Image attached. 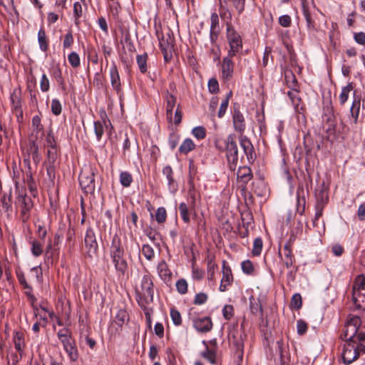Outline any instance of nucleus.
I'll return each instance as SVG.
<instances>
[{
	"label": "nucleus",
	"instance_id": "obj_58",
	"mask_svg": "<svg viewBox=\"0 0 365 365\" xmlns=\"http://www.w3.org/2000/svg\"><path fill=\"white\" fill-rule=\"evenodd\" d=\"M279 24L283 27H289L292 24V19L289 15H282L279 18Z\"/></svg>",
	"mask_w": 365,
	"mask_h": 365
},
{
	"label": "nucleus",
	"instance_id": "obj_30",
	"mask_svg": "<svg viewBox=\"0 0 365 365\" xmlns=\"http://www.w3.org/2000/svg\"><path fill=\"white\" fill-rule=\"evenodd\" d=\"M179 212L181 218L185 223L188 224L190 221L188 206L185 202H181L179 205Z\"/></svg>",
	"mask_w": 365,
	"mask_h": 365
},
{
	"label": "nucleus",
	"instance_id": "obj_54",
	"mask_svg": "<svg viewBox=\"0 0 365 365\" xmlns=\"http://www.w3.org/2000/svg\"><path fill=\"white\" fill-rule=\"evenodd\" d=\"M262 241L260 238H257L254 241L252 253L254 255H259L262 251Z\"/></svg>",
	"mask_w": 365,
	"mask_h": 365
},
{
	"label": "nucleus",
	"instance_id": "obj_6",
	"mask_svg": "<svg viewBox=\"0 0 365 365\" xmlns=\"http://www.w3.org/2000/svg\"><path fill=\"white\" fill-rule=\"evenodd\" d=\"M225 143L226 144V155L230 169L235 170L238 163V150L235 135L233 134L229 135Z\"/></svg>",
	"mask_w": 365,
	"mask_h": 365
},
{
	"label": "nucleus",
	"instance_id": "obj_7",
	"mask_svg": "<svg viewBox=\"0 0 365 365\" xmlns=\"http://www.w3.org/2000/svg\"><path fill=\"white\" fill-rule=\"evenodd\" d=\"M227 38L230 46L228 54L235 56L242 48V39L232 26L227 23Z\"/></svg>",
	"mask_w": 365,
	"mask_h": 365
},
{
	"label": "nucleus",
	"instance_id": "obj_28",
	"mask_svg": "<svg viewBox=\"0 0 365 365\" xmlns=\"http://www.w3.org/2000/svg\"><path fill=\"white\" fill-rule=\"evenodd\" d=\"M352 90L353 86L351 83H349L346 86L341 88V91L339 97L341 105H344L347 101L349 93Z\"/></svg>",
	"mask_w": 365,
	"mask_h": 365
},
{
	"label": "nucleus",
	"instance_id": "obj_43",
	"mask_svg": "<svg viewBox=\"0 0 365 365\" xmlns=\"http://www.w3.org/2000/svg\"><path fill=\"white\" fill-rule=\"evenodd\" d=\"M47 156H48V161L49 164L51 165H53L57 158H58V149L57 148H48L47 150Z\"/></svg>",
	"mask_w": 365,
	"mask_h": 365
},
{
	"label": "nucleus",
	"instance_id": "obj_40",
	"mask_svg": "<svg viewBox=\"0 0 365 365\" xmlns=\"http://www.w3.org/2000/svg\"><path fill=\"white\" fill-rule=\"evenodd\" d=\"M163 173L164 175L166 176V178H167V180H168V185L172 187H173V185H174V179L173 178V169L169 165H167L165 167L163 168Z\"/></svg>",
	"mask_w": 365,
	"mask_h": 365
},
{
	"label": "nucleus",
	"instance_id": "obj_31",
	"mask_svg": "<svg viewBox=\"0 0 365 365\" xmlns=\"http://www.w3.org/2000/svg\"><path fill=\"white\" fill-rule=\"evenodd\" d=\"M147 59L148 55L145 53L142 55H138L136 57L137 64L141 73L147 71Z\"/></svg>",
	"mask_w": 365,
	"mask_h": 365
},
{
	"label": "nucleus",
	"instance_id": "obj_14",
	"mask_svg": "<svg viewBox=\"0 0 365 365\" xmlns=\"http://www.w3.org/2000/svg\"><path fill=\"white\" fill-rule=\"evenodd\" d=\"M240 145L246 155L248 163H252L256 158V153L250 140L246 136L241 135L240 137Z\"/></svg>",
	"mask_w": 365,
	"mask_h": 365
},
{
	"label": "nucleus",
	"instance_id": "obj_13",
	"mask_svg": "<svg viewBox=\"0 0 365 365\" xmlns=\"http://www.w3.org/2000/svg\"><path fill=\"white\" fill-rule=\"evenodd\" d=\"M158 40L159 46L163 53L164 59L168 62L171 59L173 56V39L171 38L170 34H168L167 36H164L163 35L162 36H158Z\"/></svg>",
	"mask_w": 365,
	"mask_h": 365
},
{
	"label": "nucleus",
	"instance_id": "obj_19",
	"mask_svg": "<svg viewBox=\"0 0 365 365\" xmlns=\"http://www.w3.org/2000/svg\"><path fill=\"white\" fill-rule=\"evenodd\" d=\"M234 128L241 134L245 129V120L243 115L239 110H235L232 116Z\"/></svg>",
	"mask_w": 365,
	"mask_h": 365
},
{
	"label": "nucleus",
	"instance_id": "obj_51",
	"mask_svg": "<svg viewBox=\"0 0 365 365\" xmlns=\"http://www.w3.org/2000/svg\"><path fill=\"white\" fill-rule=\"evenodd\" d=\"M291 306L295 309H299L302 306V297L299 294H294L291 300Z\"/></svg>",
	"mask_w": 365,
	"mask_h": 365
},
{
	"label": "nucleus",
	"instance_id": "obj_42",
	"mask_svg": "<svg viewBox=\"0 0 365 365\" xmlns=\"http://www.w3.org/2000/svg\"><path fill=\"white\" fill-rule=\"evenodd\" d=\"M177 291L180 294H185L187 292V282L185 279H180L176 282L175 284Z\"/></svg>",
	"mask_w": 365,
	"mask_h": 365
},
{
	"label": "nucleus",
	"instance_id": "obj_57",
	"mask_svg": "<svg viewBox=\"0 0 365 365\" xmlns=\"http://www.w3.org/2000/svg\"><path fill=\"white\" fill-rule=\"evenodd\" d=\"M262 331L264 333V337L265 341L264 342L265 348H269L270 351V356H272V349L270 347V343L272 342V336L271 332L267 333L264 329H262Z\"/></svg>",
	"mask_w": 365,
	"mask_h": 365
},
{
	"label": "nucleus",
	"instance_id": "obj_59",
	"mask_svg": "<svg viewBox=\"0 0 365 365\" xmlns=\"http://www.w3.org/2000/svg\"><path fill=\"white\" fill-rule=\"evenodd\" d=\"M207 300V295L205 293L200 292L195 295L194 303L195 304H203Z\"/></svg>",
	"mask_w": 365,
	"mask_h": 365
},
{
	"label": "nucleus",
	"instance_id": "obj_56",
	"mask_svg": "<svg viewBox=\"0 0 365 365\" xmlns=\"http://www.w3.org/2000/svg\"><path fill=\"white\" fill-rule=\"evenodd\" d=\"M229 1L232 2L233 6L239 13H241L244 10L245 0H227V4Z\"/></svg>",
	"mask_w": 365,
	"mask_h": 365
},
{
	"label": "nucleus",
	"instance_id": "obj_55",
	"mask_svg": "<svg viewBox=\"0 0 365 365\" xmlns=\"http://www.w3.org/2000/svg\"><path fill=\"white\" fill-rule=\"evenodd\" d=\"M272 47H266L262 59V64L264 66H266L268 64L269 59L272 61L273 56L272 55Z\"/></svg>",
	"mask_w": 365,
	"mask_h": 365
},
{
	"label": "nucleus",
	"instance_id": "obj_15",
	"mask_svg": "<svg viewBox=\"0 0 365 365\" xmlns=\"http://www.w3.org/2000/svg\"><path fill=\"white\" fill-rule=\"evenodd\" d=\"M222 272V277L219 289L220 292H225L228 286H230L233 281L232 270L230 267L225 264V262H223Z\"/></svg>",
	"mask_w": 365,
	"mask_h": 365
},
{
	"label": "nucleus",
	"instance_id": "obj_27",
	"mask_svg": "<svg viewBox=\"0 0 365 365\" xmlns=\"http://www.w3.org/2000/svg\"><path fill=\"white\" fill-rule=\"evenodd\" d=\"M195 148V145L194 142L192 141V140H191L190 138H186L180 145V146L179 148V151L181 153L187 154L189 152L194 150Z\"/></svg>",
	"mask_w": 365,
	"mask_h": 365
},
{
	"label": "nucleus",
	"instance_id": "obj_1",
	"mask_svg": "<svg viewBox=\"0 0 365 365\" xmlns=\"http://www.w3.org/2000/svg\"><path fill=\"white\" fill-rule=\"evenodd\" d=\"M362 354H365V329L360 333L357 341H345L342 351L343 361L351 364Z\"/></svg>",
	"mask_w": 365,
	"mask_h": 365
},
{
	"label": "nucleus",
	"instance_id": "obj_5",
	"mask_svg": "<svg viewBox=\"0 0 365 365\" xmlns=\"http://www.w3.org/2000/svg\"><path fill=\"white\" fill-rule=\"evenodd\" d=\"M352 299L357 309L365 310V277L357 276L353 285Z\"/></svg>",
	"mask_w": 365,
	"mask_h": 365
},
{
	"label": "nucleus",
	"instance_id": "obj_2",
	"mask_svg": "<svg viewBox=\"0 0 365 365\" xmlns=\"http://www.w3.org/2000/svg\"><path fill=\"white\" fill-rule=\"evenodd\" d=\"M135 293L138 301L146 304L153 300L154 285L151 275L146 272L144 274L139 283L135 287Z\"/></svg>",
	"mask_w": 365,
	"mask_h": 365
},
{
	"label": "nucleus",
	"instance_id": "obj_9",
	"mask_svg": "<svg viewBox=\"0 0 365 365\" xmlns=\"http://www.w3.org/2000/svg\"><path fill=\"white\" fill-rule=\"evenodd\" d=\"M81 189L86 193H93L95 190L94 173L91 168H84L79 175Z\"/></svg>",
	"mask_w": 365,
	"mask_h": 365
},
{
	"label": "nucleus",
	"instance_id": "obj_12",
	"mask_svg": "<svg viewBox=\"0 0 365 365\" xmlns=\"http://www.w3.org/2000/svg\"><path fill=\"white\" fill-rule=\"evenodd\" d=\"M190 319L192 325L199 332L205 333L210 331L212 328V323L210 318L207 317H197L190 314Z\"/></svg>",
	"mask_w": 365,
	"mask_h": 365
},
{
	"label": "nucleus",
	"instance_id": "obj_41",
	"mask_svg": "<svg viewBox=\"0 0 365 365\" xmlns=\"http://www.w3.org/2000/svg\"><path fill=\"white\" fill-rule=\"evenodd\" d=\"M242 272L247 274H252L254 273L255 267L250 260H245L241 263Z\"/></svg>",
	"mask_w": 365,
	"mask_h": 365
},
{
	"label": "nucleus",
	"instance_id": "obj_52",
	"mask_svg": "<svg viewBox=\"0 0 365 365\" xmlns=\"http://www.w3.org/2000/svg\"><path fill=\"white\" fill-rule=\"evenodd\" d=\"M210 30L219 31V17L217 13L214 12L210 16Z\"/></svg>",
	"mask_w": 365,
	"mask_h": 365
},
{
	"label": "nucleus",
	"instance_id": "obj_33",
	"mask_svg": "<svg viewBox=\"0 0 365 365\" xmlns=\"http://www.w3.org/2000/svg\"><path fill=\"white\" fill-rule=\"evenodd\" d=\"M201 356L211 364H215L216 363V353L213 350L206 348V349L201 353Z\"/></svg>",
	"mask_w": 365,
	"mask_h": 365
},
{
	"label": "nucleus",
	"instance_id": "obj_46",
	"mask_svg": "<svg viewBox=\"0 0 365 365\" xmlns=\"http://www.w3.org/2000/svg\"><path fill=\"white\" fill-rule=\"evenodd\" d=\"M68 61L71 66L76 68L80 65V57L76 52H71L68 56Z\"/></svg>",
	"mask_w": 365,
	"mask_h": 365
},
{
	"label": "nucleus",
	"instance_id": "obj_23",
	"mask_svg": "<svg viewBox=\"0 0 365 365\" xmlns=\"http://www.w3.org/2000/svg\"><path fill=\"white\" fill-rule=\"evenodd\" d=\"M13 342L16 351L19 354L22 353L25 346L24 334L19 331H15L13 336Z\"/></svg>",
	"mask_w": 365,
	"mask_h": 365
},
{
	"label": "nucleus",
	"instance_id": "obj_64",
	"mask_svg": "<svg viewBox=\"0 0 365 365\" xmlns=\"http://www.w3.org/2000/svg\"><path fill=\"white\" fill-rule=\"evenodd\" d=\"M354 40L361 45L365 44V34L359 32L354 34Z\"/></svg>",
	"mask_w": 365,
	"mask_h": 365
},
{
	"label": "nucleus",
	"instance_id": "obj_60",
	"mask_svg": "<svg viewBox=\"0 0 365 365\" xmlns=\"http://www.w3.org/2000/svg\"><path fill=\"white\" fill-rule=\"evenodd\" d=\"M208 89L212 93H217L219 91L218 82L215 78H211L208 81Z\"/></svg>",
	"mask_w": 365,
	"mask_h": 365
},
{
	"label": "nucleus",
	"instance_id": "obj_37",
	"mask_svg": "<svg viewBox=\"0 0 365 365\" xmlns=\"http://www.w3.org/2000/svg\"><path fill=\"white\" fill-rule=\"evenodd\" d=\"M141 252L143 256L149 261L152 260L155 257L154 250L149 245H143Z\"/></svg>",
	"mask_w": 365,
	"mask_h": 365
},
{
	"label": "nucleus",
	"instance_id": "obj_49",
	"mask_svg": "<svg viewBox=\"0 0 365 365\" xmlns=\"http://www.w3.org/2000/svg\"><path fill=\"white\" fill-rule=\"evenodd\" d=\"M45 146H46L48 149L57 148L55 138L51 131L48 132L46 135Z\"/></svg>",
	"mask_w": 365,
	"mask_h": 365
},
{
	"label": "nucleus",
	"instance_id": "obj_61",
	"mask_svg": "<svg viewBox=\"0 0 365 365\" xmlns=\"http://www.w3.org/2000/svg\"><path fill=\"white\" fill-rule=\"evenodd\" d=\"M223 317L226 319H230L233 315V307L231 305H225L222 309Z\"/></svg>",
	"mask_w": 365,
	"mask_h": 365
},
{
	"label": "nucleus",
	"instance_id": "obj_32",
	"mask_svg": "<svg viewBox=\"0 0 365 365\" xmlns=\"http://www.w3.org/2000/svg\"><path fill=\"white\" fill-rule=\"evenodd\" d=\"M30 155L35 163H38L40 160V155L38 154V147L34 140L29 143Z\"/></svg>",
	"mask_w": 365,
	"mask_h": 365
},
{
	"label": "nucleus",
	"instance_id": "obj_8",
	"mask_svg": "<svg viewBox=\"0 0 365 365\" xmlns=\"http://www.w3.org/2000/svg\"><path fill=\"white\" fill-rule=\"evenodd\" d=\"M285 78L288 86L291 88V90L287 92V95L290 98L294 110L299 111L301 98L299 96V91L296 88V79L290 71L285 73Z\"/></svg>",
	"mask_w": 365,
	"mask_h": 365
},
{
	"label": "nucleus",
	"instance_id": "obj_4",
	"mask_svg": "<svg viewBox=\"0 0 365 365\" xmlns=\"http://www.w3.org/2000/svg\"><path fill=\"white\" fill-rule=\"evenodd\" d=\"M124 251L120 245L119 239L113 238L111 246L110 255L115 269L120 274H123L127 269V262L123 258Z\"/></svg>",
	"mask_w": 365,
	"mask_h": 365
},
{
	"label": "nucleus",
	"instance_id": "obj_50",
	"mask_svg": "<svg viewBox=\"0 0 365 365\" xmlns=\"http://www.w3.org/2000/svg\"><path fill=\"white\" fill-rule=\"evenodd\" d=\"M51 108L52 113L56 115H58L61 113V104L57 99L52 100Z\"/></svg>",
	"mask_w": 365,
	"mask_h": 365
},
{
	"label": "nucleus",
	"instance_id": "obj_24",
	"mask_svg": "<svg viewBox=\"0 0 365 365\" xmlns=\"http://www.w3.org/2000/svg\"><path fill=\"white\" fill-rule=\"evenodd\" d=\"M354 96H355V91L354 92ZM360 110V98L354 97L352 105L350 108L351 116L353 120V123H356L359 117Z\"/></svg>",
	"mask_w": 365,
	"mask_h": 365
},
{
	"label": "nucleus",
	"instance_id": "obj_36",
	"mask_svg": "<svg viewBox=\"0 0 365 365\" xmlns=\"http://www.w3.org/2000/svg\"><path fill=\"white\" fill-rule=\"evenodd\" d=\"M133 181V178L128 172H121L120 174V182L123 187H129Z\"/></svg>",
	"mask_w": 365,
	"mask_h": 365
},
{
	"label": "nucleus",
	"instance_id": "obj_44",
	"mask_svg": "<svg viewBox=\"0 0 365 365\" xmlns=\"http://www.w3.org/2000/svg\"><path fill=\"white\" fill-rule=\"evenodd\" d=\"M220 15L225 20L231 19V13L227 8V4H223L222 1L220 2Z\"/></svg>",
	"mask_w": 365,
	"mask_h": 365
},
{
	"label": "nucleus",
	"instance_id": "obj_45",
	"mask_svg": "<svg viewBox=\"0 0 365 365\" xmlns=\"http://www.w3.org/2000/svg\"><path fill=\"white\" fill-rule=\"evenodd\" d=\"M94 130L98 140H100L104 133V123L101 121L94 122Z\"/></svg>",
	"mask_w": 365,
	"mask_h": 365
},
{
	"label": "nucleus",
	"instance_id": "obj_26",
	"mask_svg": "<svg viewBox=\"0 0 365 365\" xmlns=\"http://www.w3.org/2000/svg\"><path fill=\"white\" fill-rule=\"evenodd\" d=\"M63 348L71 361H75L77 360L78 354L77 348L76 347L73 341H71V343L63 346Z\"/></svg>",
	"mask_w": 365,
	"mask_h": 365
},
{
	"label": "nucleus",
	"instance_id": "obj_22",
	"mask_svg": "<svg viewBox=\"0 0 365 365\" xmlns=\"http://www.w3.org/2000/svg\"><path fill=\"white\" fill-rule=\"evenodd\" d=\"M175 103L176 98L173 95L168 93L166 96V115L168 120L170 121H171L173 118V110Z\"/></svg>",
	"mask_w": 365,
	"mask_h": 365
},
{
	"label": "nucleus",
	"instance_id": "obj_21",
	"mask_svg": "<svg viewBox=\"0 0 365 365\" xmlns=\"http://www.w3.org/2000/svg\"><path fill=\"white\" fill-rule=\"evenodd\" d=\"M158 273L160 278L164 282H168L172 276V272L165 260H162L158 265Z\"/></svg>",
	"mask_w": 365,
	"mask_h": 365
},
{
	"label": "nucleus",
	"instance_id": "obj_17",
	"mask_svg": "<svg viewBox=\"0 0 365 365\" xmlns=\"http://www.w3.org/2000/svg\"><path fill=\"white\" fill-rule=\"evenodd\" d=\"M232 57L228 54L222 60V76L224 79H229L233 73V62Z\"/></svg>",
	"mask_w": 365,
	"mask_h": 365
},
{
	"label": "nucleus",
	"instance_id": "obj_25",
	"mask_svg": "<svg viewBox=\"0 0 365 365\" xmlns=\"http://www.w3.org/2000/svg\"><path fill=\"white\" fill-rule=\"evenodd\" d=\"M31 252L34 257H39L43 253V243L38 240H32L29 242Z\"/></svg>",
	"mask_w": 365,
	"mask_h": 365
},
{
	"label": "nucleus",
	"instance_id": "obj_11",
	"mask_svg": "<svg viewBox=\"0 0 365 365\" xmlns=\"http://www.w3.org/2000/svg\"><path fill=\"white\" fill-rule=\"evenodd\" d=\"M17 207L20 210L22 220L26 222L29 217V212L33 207V202L30 197L26 194H19L16 202Z\"/></svg>",
	"mask_w": 365,
	"mask_h": 365
},
{
	"label": "nucleus",
	"instance_id": "obj_38",
	"mask_svg": "<svg viewBox=\"0 0 365 365\" xmlns=\"http://www.w3.org/2000/svg\"><path fill=\"white\" fill-rule=\"evenodd\" d=\"M231 95H232V93L230 92L228 93V95L226 96V98L221 102L220 107V109H219V111L217 113V116L220 118H222L227 111L228 104H229L230 97L231 96Z\"/></svg>",
	"mask_w": 365,
	"mask_h": 365
},
{
	"label": "nucleus",
	"instance_id": "obj_10",
	"mask_svg": "<svg viewBox=\"0 0 365 365\" xmlns=\"http://www.w3.org/2000/svg\"><path fill=\"white\" fill-rule=\"evenodd\" d=\"M85 247L86 257L93 259L98 255V243L93 230L91 228L87 229L85 235Z\"/></svg>",
	"mask_w": 365,
	"mask_h": 365
},
{
	"label": "nucleus",
	"instance_id": "obj_18",
	"mask_svg": "<svg viewBox=\"0 0 365 365\" xmlns=\"http://www.w3.org/2000/svg\"><path fill=\"white\" fill-rule=\"evenodd\" d=\"M122 7L118 1H114L108 5L109 15L118 23L122 24V18L120 16Z\"/></svg>",
	"mask_w": 365,
	"mask_h": 365
},
{
	"label": "nucleus",
	"instance_id": "obj_29",
	"mask_svg": "<svg viewBox=\"0 0 365 365\" xmlns=\"http://www.w3.org/2000/svg\"><path fill=\"white\" fill-rule=\"evenodd\" d=\"M38 42L42 51L48 49V41L46 40V33L43 29H40L38 32Z\"/></svg>",
	"mask_w": 365,
	"mask_h": 365
},
{
	"label": "nucleus",
	"instance_id": "obj_35",
	"mask_svg": "<svg viewBox=\"0 0 365 365\" xmlns=\"http://www.w3.org/2000/svg\"><path fill=\"white\" fill-rule=\"evenodd\" d=\"M33 132L36 133V138L39 133L42 134L43 126L41 123V118L38 115H34L32 118Z\"/></svg>",
	"mask_w": 365,
	"mask_h": 365
},
{
	"label": "nucleus",
	"instance_id": "obj_34",
	"mask_svg": "<svg viewBox=\"0 0 365 365\" xmlns=\"http://www.w3.org/2000/svg\"><path fill=\"white\" fill-rule=\"evenodd\" d=\"M128 320V315L125 310L120 309L116 316L115 322L119 326L122 327L125 322Z\"/></svg>",
	"mask_w": 365,
	"mask_h": 365
},
{
	"label": "nucleus",
	"instance_id": "obj_39",
	"mask_svg": "<svg viewBox=\"0 0 365 365\" xmlns=\"http://www.w3.org/2000/svg\"><path fill=\"white\" fill-rule=\"evenodd\" d=\"M192 134L198 140H202L206 136V130L203 126H197L192 130Z\"/></svg>",
	"mask_w": 365,
	"mask_h": 365
},
{
	"label": "nucleus",
	"instance_id": "obj_3",
	"mask_svg": "<svg viewBox=\"0 0 365 365\" xmlns=\"http://www.w3.org/2000/svg\"><path fill=\"white\" fill-rule=\"evenodd\" d=\"M365 329L361 326V319L357 316H350L344 324L342 335L345 341H357L360 333Z\"/></svg>",
	"mask_w": 365,
	"mask_h": 365
},
{
	"label": "nucleus",
	"instance_id": "obj_63",
	"mask_svg": "<svg viewBox=\"0 0 365 365\" xmlns=\"http://www.w3.org/2000/svg\"><path fill=\"white\" fill-rule=\"evenodd\" d=\"M297 329L298 334L302 335L307 331V325L304 321L298 320L297 322Z\"/></svg>",
	"mask_w": 365,
	"mask_h": 365
},
{
	"label": "nucleus",
	"instance_id": "obj_53",
	"mask_svg": "<svg viewBox=\"0 0 365 365\" xmlns=\"http://www.w3.org/2000/svg\"><path fill=\"white\" fill-rule=\"evenodd\" d=\"M40 88L43 92H46L49 90L50 83L49 80L46 74L41 76L40 81Z\"/></svg>",
	"mask_w": 365,
	"mask_h": 365
},
{
	"label": "nucleus",
	"instance_id": "obj_20",
	"mask_svg": "<svg viewBox=\"0 0 365 365\" xmlns=\"http://www.w3.org/2000/svg\"><path fill=\"white\" fill-rule=\"evenodd\" d=\"M252 178V173L250 167L242 166L237 170V180L243 185H246Z\"/></svg>",
	"mask_w": 365,
	"mask_h": 365
},
{
	"label": "nucleus",
	"instance_id": "obj_62",
	"mask_svg": "<svg viewBox=\"0 0 365 365\" xmlns=\"http://www.w3.org/2000/svg\"><path fill=\"white\" fill-rule=\"evenodd\" d=\"M73 42V38L71 33H67L65 35L64 40H63V48H70Z\"/></svg>",
	"mask_w": 365,
	"mask_h": 365
},
{
	"label": "nucleus",
	"instance_id": "obj_47",
	"mask_svg": "<svg viewBox=\"0 0 365 365\" xmlns=\"http://www.w3.org/2000/svg\"><path fill=\"white\" fill-rule=\"evenodd\" d=\"M167 217L166 210L164 207H158L155 213V220L158 223H163L165 221Z\"/></svg>",
	"mask_w": 365,
	"mask_h": 365
},
{
	"label": "nucleus",
	"instance_id": "obj_48",
	"mask_svg": "<svg viewBox=\"0 0 365 365\" xmlns=\"http://www.w3.org/2000/svg\"><path fill=\"white\" fill-rule=\"evenodd\" d=\"M170 317L173 324L176 326H179L182 323L181 315L180 312L175 309H170Z\"/></svg>",
	"mask_w": 365,
	"mask_h": 365
},
{
	"label": "nucleus",
	"instance_id": "obj_16",
	"mask_svg": "<svg viewBox=\"0 0 365 365\" xmlns=\"http://www.w3.org/2000/svg\"><path fill=\"white\" fill-rule=\"evenodd\" d=\"M109 73L112 88L118 95H120L122 93L120 79L117 66L114 63L110 68Z\"/></svg>",
	"mask_w": 365,
	"mask_h": 365
}]
</instances>
